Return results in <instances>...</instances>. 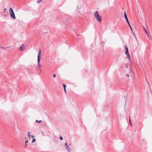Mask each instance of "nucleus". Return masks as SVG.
<instances>
[{"label": "nucleus", "mask_w": 152, "mask_h": 152, "mask_svg": "<svg viewBox=\"0 0 152 152\" xmlns=\"http://www.w3.org/2000/svg\"><path fill=\"white\" fill-rule=\"evenodd\" d=\"M41 51L40 49H39L38 52V55L37 56V63H38V67L39 69H41V65L40 62V58L41 57Z\"/></svg>", "instance_id": "f257e3e1"}, {"label": "nucleus", "mask_w": 152, "mask_h": 152, "mask_svg": "<svg viewBox=\"0 0 152 152\" xmlns=\"http://www.w3.org/2000/svg\"><path fill=\"white\" fill-rule=\"evenodd\" d=\"M94 15L95 17L96 18V20L97 21H99V22H100L102 20L100 17L97 11H96L95 12Z\"/></svg>", "instance_id": "f03ea898"}, {"label": "nucleus", "mask_w": 152, "mask_h": 152, "mask_svg": "<svg viewBox=\"0 0 152 152\" xmlns=\"http://www.w3.org/2000/svg\"><path fill=\"white\" fill-rule=\"evenodd\" d=\"M9 12L10 14L11 17L13 19L16 18L14 12L12 8H10L9 10Z\"/></svg>", "instance_id": "7ed1b4c3"}, {"label": "nucleus", "mask_w": 152, "mask_h": 152, "mask_svg": "<svg viewBox=\"0 0 152 152\" xmlns=\"http://www.w3.org/2000/svg\"><path fill=\"white\" fill-rule=\"evenodd\" d=\"M124 17L126 19V21L127 22V23H128V24H129V22L128 18L127 17L126 13L125 11L124 12Z\"/></svg>", "instance_id": "20e7f679"}, {"label": "nucleus", "mask_w": 152, "mask_h": 152, "mask_svg": "<svg viewBox=\"0 0 152 152\" xmlns=\"http://www.w3.org/2000/svg\"><path fill=\"white\" fill-rule=\"evenodd\" d=\"M125 48L126 49V52H125V54L126 55H128L129 54V51H128V49L127 47H125Z\"/></svg>", "instance_id": "39448f33"}, {"label": "nucleus", "mask_w": 152, "mask_h": 152, "mask_svg": "<svg viewBox=\"0 0 152 152\" xmlns=\"http://www.w3.org/2000/svg\"><path fill=\"white\" fill-rule=\"evenodd\" d=\"M66 149L69 152H71V149L68 146H67L66 148Z\"/></svg>", "instance_id": "423d86ee"}, {"label": "nucleus", "mask_w": 152, "mask_h": 152, "mask_svg": "<svg viewBox=\"0 0 152 152\" xmlns=\"http://www.w3.org/2000/svg\"><path fill=\"white\" fill-rule=\"evenodd\" d=\"M28 142V140H26L25 142V145L24 146V148L25 149H26V145H27V143Z\"/></svg>", "instance_id": "0eeeda50"}, {"label": "nucleus", "mask_w": 152, "mask_h": 152, "mask_svg": "<svg viewBox=\"0 0 152 152\" xmlns=\"http://www.w3.org/2000/svg\"><path fill=\"white\" fill-rule=\"evenodd\" d=\"M63 86L64 88V91H65V92L66 93V86L65 84H63Z\"/></svg>", "instance_id": "6e6552de"}, {"label": "nucleus", "mask_w": 152, "mask_h": 152, "mask_svg": "<svg viewBox=\"0 0 152 152\" xmlns=\"http://www.w3.org/2000/svg\"><path fill=\"white\" fill-rule=\"evenodd\" d=\"M144 29V30H145V32H146V33L147 34V35L148 36V37L149 38V39H151L150 38V37H149V36H148V34L147 32L146 31L145 29V28Z\"/></svg>", "instance_id": "1a4fd4ad"}, {"label": "nucleus", "mask_w": 152, "mask_h": 152, "mask_svg": "<svg viewBox=\"0 0 152 152\" xmlns=\"http://www.w3.org/2000/svg\"><path fill=\"white\" fill-rule=\"evenodd\" d=\"M144 29V30H145V32H146V33L147 34V35L148 36V37L149 38V39H151L150 38V37H149V36H148V34L147 32L146 31L145 29V28Z\"/></svg>", "instance_id": "9d476101"}, {"label": "nucleus", "mask_w": 152, "mask_h": 152, "mask_svg": "<svg viewBox=\"0 0 152 152\" xmlns=\"http://www.w3.org/2000/svg\"><path fill=\"white\" fill-rule=\"evenodd\" d=\"M20 50V51H23L24 50V49L23 48V47L22 46H20L19 48Z\"/></svg>", "instance_id": "9b49d317"}, {"label": "nucleus", "mask_w": 152, "mask_h": 152, "mask_svg": "<svg viewBox=\"0 0 152 152\" xmlns=\"http://www.w3.org/2000/svg\"><path fill=\"white\" fill-rule=\"evenodd\" d=\"M127 56H128V58L129 60L130 61L131 59V57H130L129 54L127 55Z\"/></svg>", "instance_id": "f8f14e48"}, {"label": "nucleus", "mask_w": 152, "mask_h": 152, "mask_svg": "<svg viewBox=\"0 0 152 152\" xmlns=\"http://www.w3.org/2000/svg\"><path fill=\"white\" fill-rule=\"evenodd\" d=\"M36 140L35 139H34L32 140V141L31 142L32 143L34 142H35Z\"/></svg>", "instance_id": "ddd939ff"}, {"label": "nucleus", "mask_w": 152, "mask_h": 152, "mask_svg": "<svg viewBox=\"0 0 152 152\" xmlns=\"http://www.w3.org/2000/svg\"><path fill=\"white\" fill-rule=\"evenodd\" d=\"M65 146L66 147H66H67V146H68V144H67V142L65 143Z\"/></svg>", "instance_id": "4468645a"}, {"label": "nucleus", "mask_w": 152, "mask_h": 152, "mask_svg": "<svg viewBox=\"0 0 152 152\" xmlns=\"http://www.w3.org/2000/svg\"><path fill=\"white\" fill-rule=\"evenodd\" d=\"M129 123H130V125L131 126H132V123L131 122V121L130 120V118L129 117Z\"/></svg>", "instance_id": "2eb2a0df"}, {"label": "nucleus", "mask_w": 152, "mask_h": 152, "mask_svg": "<svg viewBox=\"0 0 152 152\" xmlns=\"http://www.w3.org/2000/svg\"><path fill=\"white\" fill-rule=\"evenodd\" d=\"M36 122H38V123H40V122H42V121L41 120H40V121H38L37 120H36Z\"/></svg>", "instance_id": "dca6fc26"}, {"label": "nucleus", "mask_w": 152, "mask_h": 152, "mask_svg": "<svg viewBox=\"0 0 152 152\" xmlns=\"http://www.w3.org/2000/svg\"><path fill=\"white\" fill-rule=\"evenodd\" d=\"M128 25L129 26V27H130V28L131 31H132V28L131 26H130V23H129V24H128Z\"/></svg>", "instance_id": "f3484780"}, {"label": "nucleus", "mask_w": 152, "mask_h": 152, "mask_svg": "<svg viewBox=\"0 0 152 152\" xmlns=\"http://www.w3.org/2000/svg\"><path fill=\"white\" fill-rule=\"evenodd\" d=\"M126 76L127 77H129V75L128 74H126Z\"/></svg>", "instance_id": "a211bd4d"}, {"label": "nucleus", "mask_w": 152, "mask_h": 152, "mask_svg": "<svg viewBox=\"0 0 152 152\" xmlns=\"http://www.w3.org/2000/svg\"><path fill=\"white\" fill-rule=\"evenodd\" d=\"M28 135L29 137H30V132H28Z\"/></svg>", "instance_id": "6ab92c4d"}, {"label": "nucleus", "mask_w": 152, "mask_h": 152, "mask_svg": "<svg viewBox=\"0 0 152 152\" xmlns=\"http://www.w3.org/2000/svg\"><path fill=\"white\" fill-rule=\"evenodd\" d=\"M41 2V0L38 1H37V2L38 3H39L40 2Z\"/></svg>", "instance_id": "aec40b11"}, {"label": "nucleus", "mask_w": 152, "mask_h": 152, "mask_svg": "<svg viewBox=\"0 0 152 152\" xmlns=\"http://www.w3.org/2000/svg\"><path fill=\"white\" fill-rule=\"evenodd\" d=\"M60 139L61 140H63V137L61 136L60 137Z\"/></svg>", "instance_id": "412c9836"}, {"label": "nucleus", "mask_w": 152, "mask_h": 152, "mask_svg": "<svg viewBox=\"0 0 152 152\" xmlns=\"http://www.w3.org/2000/svg\"><path fill=\"white\" fill-rule=\"evenodd\" d=\"M0 48L2 49H5V48H4V47H0Z\"/></svg>", "instance_id": "4be33fe9"}, {"label": "nucleus", "mask_w": 152, "mask_h": 152, "mask_svg": "<svg viewBox=\"0 0 152 152\" xmlns=\"http://www.w3.org/2000/svg\"><path fill=\"white\" fill-rule=\"evenodd\" d=\"M56 76V75L55 74H54L53 75V77H55Z\"/></svg>", "instance_id": "5701e85b"}, {"label": "nucleus", "mask_w": 152, "mask_h": 152, "mask_svg": "<svg viewBox=\"0 0 152 152\" xmlns=\"http://www.w3.org/2000/svg\"><path fill=\"white\" fill-rule=\"evenodd\" d=\"M34 136H31V137H32V138H34Z\"/></svg>", "instance_id": "b1692460"}, {"label": "nucleus", "mask_w": 152, "mask_h": 152, "mask_svg": "<svg viewBox=\"0 0 152 152\" xmlns=\"http://www.w3.org/2000/svg\"><path fill=\"white\" fill-rule=\"evenodd\" d=\"M24 46V44H23L21 46H22V47H23Z\"/></svg>", "instance_id": "393cba45"}, {"label": "nucleus", "mask_w": 152, "mask_h": 152, "mask_svg": "<svg viewBox=\"0 0 152 152\" xmlns=\"http://www.w3.org/2000/svg\"><path fill=\"white\" fill-rule=\"evenodd\" d=\"M71 143H70V144H69V145H71Z\"/></svg>", "instance_id": "a878e982"}, {"label": "nucleus", "mask_w": 152, "mask_h": 152, "mask_svg": "<svg viewBox=\"0 0 152 152\" xmlns=\"http://www.w3.org/2000/svg\"><path fill=\"white\" fill-rule=\"evenodd\" d=\"M9 48V47H7L6 48Z\"/></svg>", "instance_id": "bb28decb"}, {"label": "nucleus", "mask_w": 152, "mask_h": 152, "mask_svg": "<svg viewBox=\"0 0 152 152\" xmlns=\"http://www.w3.org/2000/svg\"><path fill=\"white\" fill-rule=\"evenodd\" d=\"M103 42H103H102V43Z\"/></svg>", "instance_id": "cd10ccee"}]
</instances>
